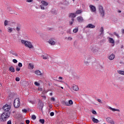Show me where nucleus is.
I'll return each mask as SVG.
<instances>
[{
	"label": "nucleus",
	"mask_w": 124,
	"mask_h": 124,
	"mask_svg": "<svg viewBox=\"0 0 124 124\" xmlns=\"http://www.w3.org/2000/svg\"><path fill=\"white\" fill-rule=\"evenodd\" d=\"M4 110V113L1 115V119L2 121H6V119H8L10 117V109H11V106L6 104L2 107Z\"/></svg>",
	"instance_id": "nucleus-1"
},
{
	"label": "nucleus",
	"mask_w": 124,
	"mask_h": 124,
	"mask_svg": "<svg viewBox=\"0 0 124 124\" xmlns=\"http://www.w3.org/2000/svg\"><path fill=\"white\" fill-rule=\"evenodd\" d=\"M21 43L23 45H25V46H26V47H28V48H30V49H32L33 48V46H32V45L31 44V42L22 40Z\"/></svg>",
	"instance_id": "nucleus-2"
},
{
	"label": "nucleus",
	"mask_w": 124,
	"mask_h": 124,
	"mask_svg": "<svg viewBox=\"0 0 124 124\" xmlns=\"http://www.w3.org/2000/svg\"><path fill=\"white\" fill-rule=\"evenodd\" d=\"M98 9H99V12L100 14V16L103 17H104V16L105 15V11L103 9V6H102V5H99L98 6Z\"/></svg>",
	"instance_id": "nucleus-3"
},
{
	"label": "nucleus",
	"mask_w": 124,
	"mask_h": 124,
	"mask_svg": "<svg viewBox=\"0 0 124 124\" xmlns=\"http://www.w3.org/2000/svg\"><path fill=\"white\" fill-rule=\"evenodd\" d=\"M14 106L15 108H19L20 107V99L16 98L14 100Z\"/></svg>",
	"instance_id": "nucleus-4"
},
{
	"label": "nucleus",
	"mask_w": 124,
	"mask_h": 124,
	"mask_svg": "<svg viewBox=\"0 0 124 124\" xmlns=\"http://www.w3.org/2000/svg\"><path fill=\"white\" fill-rule=\"evenodd\" d=\"M42 5H40L41 9L43 10H44L45 9V8L44 6H47L48 4H49V3L46 2V1L43 0L41 1Z\"/></svg>",
	"instance_id": "nucleus-5"
},
{
	"label": "nucleus",
	"mask_w": 124,
	"mask_h": 124,
	"mask_svg": "<svg viewBox=\"0 0 124 124\" xmlns=\"http://www.w3.org/2000/svg\"><path fill=\"white\" fill-rule=\"evenodd\" d=\"M48 43L51 46L56 45V40L54 38H50L49 39Z\"/></svg>",
	"instance_id": "nucleus-6"
},
{
	"label": "nucleus",
	"mask_w": 124,
	"mask_h": 124,
	"mask_svg": "<svg viewBox=\"0 0 124 124\" xmlns=\"http://www.w3.org/2000/svg\"><path fill=\"white\" fill-rule=\"evenodd\" d=\"M90 60H91V56H88L85 57V59L84 60V63L86 65H89V63H90Z\"/></svg>",
	"instance_id": "nucleus-7"
},
{
	"label": "nucleus",
	"mask_w": 124,
	"mask_h": 124,
	"mask_svg": "<svg viewBox=\"0 0 124 124\" xmlns=\"http://www.w3.org/2000/svg\"><path fill=\"white\" fill-rule=\"evenodd\" d=\"M90 10L91 11V12H95V11H96V8H95V7L93 5H90L89 6Z\"/></svg>",
	"instance_id": "nucleus-8"
},
{
	"label": "nucleus",
	"mask_w": 124,
	"mask_h": 124,
	"mask_svg": "<svg viewBox=\"0 0 124 124\" xmlns=\"http://www.w3.org/2000/svg\"><path fill=\"white\" fill-rule=\"evenodd\" d=\"M43 106H44V104L43 103V102H40L38 103V109H40L41 110H42V109H43Z\"/></svg>",
	"instance_id": "nucleus-9"
},
{
	"label": "nucleus",
	"mask_w": 124,
	"mask_h": 124,
	"mask_svg": "<svg viewBox=\"0 0 124 124\" xmlns=\"http://www.w3.org/2000/svg\"><path fill=\"white\" fill-rule=\"evenodd\" d=\"M85 28H86V29H94L95 28V26L92 24H89L85 27Z\"/></svg>",
	"instance_id": "nucleus-10"
},
{
	"label": "nucleus",
	"mask_w": 124,
	"mask_h": 124,
	"mask_svg": "<svg viewBox=\"0 0 124 124\" xmlns=\"http://www.w3.org/2000/svg\"><path fill=\"white\" fill-rule=\"evenodd\" d=\"M99 32L100 35H103V34H104V29L103 28V27H101V28L99 30Z\"/></svg>",
	"instance_id": "nucleus-11"
},
{
	"label": "nucleus",
	"mask_w": 124,
	"mask_h": 124,
	"mask_svg": "<svg viewBox=\"0 0 124 124\" xmlns=\"http://www.w3.org/2000/svg\"><path fill=\"white\" fill-rule=\"evenodd\" d=\"M72 89L74 91H78V90H79V88L78 87V86L76 85H73V86L72 87Z\"/></svg>",
	"instance_id": "nucleus-12"
},
{
	"label": "nucleus",
	"mask_w": 124,
	"mask_h": 124,
	"mask_svg": "<svg viewBox=\"0 0 124 124\" xmlns=\"http://www.w3.org/2000/svg\"><path fill=\"white\" fill-rule=\"evenodd\" d=\"M108 42L109 43H111V44H113V46L115 45V41H114V39L112 38H108Z\"/></svg>",
	"instance_id": "nucleus-13"
},
{
	"label": "nucleus",
	"mask_w": 124,
	"mask_h": 124,
	"mask_svg": "<svg viewBox=\"0 0 124 124\" xmlns=\"http://www.w3.org/2000/svg\"><path fill=\"white\" fill-rule=\"evenodd\" d=\"M115 59V54H112L108 57V60L110 61H113Z\"/></svg>",
	"instance_id": "nucleus-14"
},
{
	"label": "nucleus",
	"mask_w": 124,
	"mask_h": 124,
	"mask_svg": "<svg viewBox=\"0 0 124 124\" xmlns=\"http://www.w3.org/2000/svg\"><path fill=\"white\" fill-rule=\"evenodd\" d=\"M35 74L36 75H38L39 76H40L42 75V73H41V72L40 70H36L34 71Z\"/></svg>",
	"instance_id": "nucleus-15"
},
{
	"label": "nucleus",
	"mask_w": 124,
	"mask_h": 124,
	"mask_svg": "<svg viewBox=\"0 0 124 124\" xmlns=\"http://www.w3.org/2000/svg\"><path fill=\"white\" fill-rule=\"evenodd\" d=\"M106 121L108 123H109V124H111L112 122H113L112 118L110 117H107L106 118Z\"/></svg>",
	"instance_id": "nucleus-16"
},
{
	"label": "nucleus",
	"mask_w": 124,
	"mask_h": 124,
	"mask_svg": "<svg viewBox=\"0 0 124 124\" xmlns=\"http://www.w3.org/2000/svg\"><path fill=\"white\" fill-rule=\"evenodd\" d=\"M108 109H109L110 110H111V111H113V112H115L116 111H117L118 112H120V109L114 108H111V107H109L108 108Z\"/></svg>",
	"instance_id": "nucleus-17"
},
{
	"label": "nucleus",
	"mask_w": 124,
	"mask_h": 124,
	"mask_svg": "<svg viewBox=\"0 0 124 124\" xmlns=\"http://www.w3.org/2000/svg\"><path fill=\"white\" fill-rule=\"evenodd\" d=\"M77 20L78 22H79V23H81V22H83L84 19H83V17L82 16H78L77 17Z\"/></svg>",
	"instance_id": "nucleus-18"
},
{
	"label": "nucleus",
	"mask_w": 124,
	"mask_h": 124,
	"mask_svg": "<svg viewBox=\"0 0 124 124\" xmlns=\"http://www.w3.org/2000/svg\"><path fill=\"white\" fill-rule=\"evenodd\" d=\"M92 121L93 123H95L96 124L99 123V120H98L97 119H95L94 117L93 118Z\"/></svg>",
	"instance_id": "nucleus-19"
},
{
	"label": "nucleus",
	"mask_w": 124,
	"mask_h": 124,
	"mask_svg": "<svg viewBox=\"0 0 124 124\" xmlns=\"http://www.w3.org/2000/svg\"><path fill=\"white\" fill-rule=\"evenodd\" d=\"M9 70L11 72H15V69H14V67L13 66L10 67V68H9Z\"/></svg>",
	"instance_id": "nucleus-20"
},
{
	"label": "nucleus",
	"mask_w": 124,
	"mask_h": 124,
	"mask_svg": "<svg viewBox=\"0 0 124 124\" xmlns=\"http://www.w3.org/2000/svg\"><path fill=\"white\" fill-rule=\"evenodd\" d=\"M34 68V65L32 63H30L29 64L28 68L29 69H32Z\"/></svg>",
	"instance_id": "nucleus-21"
},
{
	"label": "nucleus",
	"mask_w": 124,
	"mask_h": 124,
	"mask_svg": "<svg viewBox=\"0 0 124 124\" xmlns=\"http://www.w3.org/2000/svg\"><path fill=\"white\" fill-rule=\"evenodd\" d=\"M69 16L70 18H75V17H76V15L74 13H71Z\"/></svg>",
	"instance_id": "nucleus-22"
},
{
	"label": "nucleus",
	"mask_w": 124,
	"mask_h": 124,
	"mask_svg": "<svg viewBox=\"0 0 124 124\" xmlns=\"http://www.w3.org/2000/svg\"><path fill=\"white\" fill-rule=\"evenodd\" d=\"M10 53L12 54V55H14V56H16V57H18V54L12 50L10 51Z\"/></svg>",
	"instance_id": "nucleus-23"
},
{
	"label": "nucleus",
	"mask_w": 124,
	"mask_h": 124,
	"mask_svg": "<svg viewBox=\"0 0 124 124\" xmlns=\"http://www.w3.org/2000/svg\"><path fill=\"white\" fill-rule=\"evenodd\" d=\"M118 73L120 74V75H124V71L122 70L118 71Z\"/></svg>",
	"instance_id": "nucleus-24"
},
{
	"label": "nucleus",
	"mask_w": 124,
	"mask_h": 124,
	"mask_svg": "<svg viewBox=\"0 0 124 124\" xmlns=\"http://www.w3.org/2000/svg\"><path fill=\"white\" fill-rule=\"evenodd\" d=\"M65 38H66V39H67V40L68 41H71V40H72L73 39L72 38V37H70V36H69L68 37H66Z\"/></svg>",
	"instance_id": "nucleus-25"
},
{
	"label": "nucleus",
	"mask_w": 124,
	"mask_h": 124,
	"mask_svg": "<svg viewBox=\"0 0 124 124\" xmlns=\"http://www.w3.org/2000/svg\"><path fill=\"white\" fill-rule=\"evenodd\" d=\"M63 0V4H64V5H68V4H69V3L68 2V1H66V0Z\"/></svg>",
	"instance_id": "nucleus-26"
},
{
	"label": "nucleus",
	"mask_w": 124,
	"mask_h": 124,
	"mask_svg": "<svg viewBox=\"0 0 124 124\" xmlns=\"http://www.w3.org/2000/svg\"><path fill=\"white\" fill-rule=\"evenodd\" d=\"M39 122L41 124H44L45 123V120L44 119H40Z\"/></svg>",
	"instance_id": "nucleus-27"
},
{
	"label": "nucleus",
	"mask_w": 124,
	"mask_h": 124,
	"mask_svg": "<svg viewBox=\"0 0 124 124\" xmlns=\"http://www.w3.org/2000/svg\"><path fill=\"white\" fill-rule=\"evenodd\" d=\"M72 20L69 22V24L72 25H73V23H74V18H72Z\"/></svg>",
	"instance_id": "nucleus-28"
},
{
	"label": "nucleus",
	"mask_w": 124,
	"mask_h": 124,
	"mask_svg": "<svg viewBox=\"0 0 124 124\" xmlns=\"http://www.w3.org/2000/svg\"><path fill=\"white\" fill-rule=\"evenodd\" d=\"M78 31V28H76L73 30V31L75 33H76V32H77Z\"/></svg>",
	"instance_id": "nucleus-29"
},
{
	"label": "nucleus",
	"mask_w": 124,
	"mask_h": 124,
	"mask_svg": "<svg viewBox=\"0 0 124 124\" xmlns=\"http://www.w3.org/2000/svg\"><path fill=\"white\" fill-rule=\"evenodd\" d=\"M80 13H82V11L80 10H78L76 12V14H80Z\"/></svg>",
	"instance_id": "nucleus-30"
},
{
	"label": "nucleus",
	"mask_w": 124,
	"mask_h": 124,
	"mask_svg": "<svg viewBox=\"0 0 124 124\" xmlns=\"http://www.w3.org/2000/svg\"><path fill=\"white\" fill-rule=\"evenodd\" d=\"M42 57H43V59L44 60H47V59H48V55H46V56L43 55V56H42Z\"/></svg>",
	"instance_id": "nucleus-31"
},
{
	"label": "nucleus",
	"mask_w": 124,
	"mask_h": 124,
	"mask_svg": "<svg viewBox=\"0 0 124 124\" xmlns=\"http://www.w3.org/2000/svg\"><path fill=\"white\" fill-rule=\"evenodd\" d=\"M8 32H12V31H13V29L10 27H8Z\"/></svg>",
	"instance_id": "nucleus-32"
},
{
	"label": "nucleus",
	"mask_w": 124,
	"mask_h": 124,
	"mask_svg": "<svg viewBox=\"0 0 124 124\" xmlns=\"http://www.w3.org/2000/svg\"><path fill=\"white\" fill-rule=\"evenodd\" d=\"M113 34H114V35H116L118 38H119L120 36L119 35V34H118V33L114 32Z\"/></svg>",
	"instance_id": "nucleus-33"
},
{
	"label": "nucleus",
	"mask_w": 124,
	"mask_h": 124,
	"mask_svg": "<svg viewBox=\"0 0 124 124\" xmlns=\"http://www.w3.org/2000/svg\"><path fill=\"white\" fill-rule=\"evenodd\" d=\"M34 85H35V86H40V83L37 82V81H35L34 82Z\"/></svg>",
	"instance_id": "nucleus-34"
},
{
	"label": "nucleus",
	"mask_w": 124,
	"mask_h": 124,
	"mask_svg": "<svg viewBox=\"0 0 124 124\" xmlns=\"http://www.w3.org/2000/svg\"><path fill=\"white\" fill-rule=\"evenodd\" d=\"M8 23H9L8 21L5 20L4 22V26H7V25H8Z\"/></svg>",
	"instance_id": "nucleus-35"
},
{
	"label": "nucleus",
	"mask_w": 124,
	"mask_h": 124,
	"mask_svg": "<svg viewBox=\"0 0 124 124\" xmlns=\"http://www.w3.org/2000/svg\"><path fill=\"white\" fill-rule=\"evenodd\" d=\"M31 119H32V120H36V116H35V115H33L31 116Z\"/></svg>",
	"instance_id": "nucleus-36"
},
{
	"label": "nucleus",
	"mask_w": 124,
	"mask_h": 124,
	"mask_svg": "<svg viewBox=\"0 0 124 124\" xmlns=\"http://www.w3.org/2000/svg\"><path fill=\"white\" fill-rule=\"evenodd\" d=\"M64 104L66 106H69V104L68 102H64Z\"/></svg>",
	"instance_id": "nucleus-37"
},
{
	"label": "nucleus",
	"mask_w": 124,
	"mask_h": 124,
	"mask_svg": "<svg viewBox=\"0 0 124 124\" xmlns=\"http://www.w3.org/2000/svg\"><path fill=\"white\" fill-rule=\"evenodd\" d=\"M51 101H53V102H55L56 101V99H55V98L54 97H52L50 99Z\"/></svg>",
	"instance_id": "nucleus-38"
},
{
	"label": "nucleus",
	"mask_w": 124,
	"mask_h": 124,
	"mask_svg": "<svg viewBox=\"0 0 124 124\" xmlns=\"http://www.w3.org/2000/svg\"><path fill=\"white\" fill-rule=\"evenodd\" d=\"M18 66H19V67H22V66H23V64H22L21 62H19L18 64Z\"/></svg>",
	"instance_id": "nucleus-39"
},
{
	"label": "nucleus",
	"mask_w": 124,
	"mask_h": 124,
	"mask_svg": "<svg viewBox=\"0 0 124 124\" xmlns=\"http://www.w3.org/2000/svg\"><path fill=\"white\" fill-rule=\"evenodd\" d=\"M69 104H70L71 105H72V104H73V101H72V100H70L69 101Z\"/></svg>",
	"instance_id": "nucleus-40"
},
{
	"label": "nucleus",
	"mask_w": 124,
	"mask_h": 124,
	"mask_svg": "<svg viewBox=\"0 0 124 124\" xmlns=\"http://www.w3.org/2000/svg\"><path fill=\"white\" fill-rule=\"evenodd\" d=\"M92 113L93 114V115H96L97 114L96 111L94 110H92Z\"/></svg>",
	"instance_id": "nucleus-41"
},
{
	"label": "nucleus",
	"mask_w": 124,
	"mask_h": 124,
	"mask_svg": "<svg viewBox=\"0 0 124 124\" xmlns=\"http://www.w3.org/2000/svg\"><path fill=\"white\" fill-rule=\"evenodd\" d=\"M13 62H14V63H17V62H18V61L16 59H13Z\"/></svg>",
	"instance_id": "nucleus-42"
},
{
	"label": "nucleus",
	"mask_w": 124,
	"mask_h": 124,
	"mask_svg": "<svg viewBox=\"0 0 124 124\" xmlns=\"http://www.w3.org/2000/svg\"><path fill=\"white\" fill-rule=\"evenodd\" d=\"M67 33H69L70 34H71V29H69L68 31H67Z\"/></svg>",
	"instance_id": "nucleus-43"
},
{
	"label": "nucleus",
	"mask_w": 124,
	"mask_h": 124,
	"mask_svg": "<svg viewBox=\"0 0 124 124\" xmlns=\"http://www.w3.org/2000/svg\"><path fill=\"white\" fill-rule=\"evenodd\" d=\"M16 82H19V81H20V78H19V77L16 78Z\"/></svg>",
	"instance_id": "nucleus-44"
},
{
	"label": "nucleus",
	"mask_w": 124,
	"mask_h": 124,
	"mask_svg": "<svg viewBox=\"0 0 124 124\" xmlns=\"http://www.w3.org/2000/svg\"><path fill=\"white\" fill-rule=\"evenodd\" d=\"M16 71H20V70H21V68L19 67H17L16 68Z\"/></svg>",
	"instance_id": "nucleus-45"
},
{
	"label": "nucleus",
	"mask_w": 124,
	"mask_h": 124,
	"mask_svg": "<svg viewBox=\"0 0 124 124\" xmlns=\"http://www.w3.org/2000/svg\"><path fill=\"white\" fill-rule=\"evenodd\" d=\"M20 30H21V27H20L19 26L16 27V31H20Z\"/></svg>",
	"instance_id": "nucleus-46"
},
{
	"label": "nucleus",
	"mask_w": 124,
	"mask_h": 124,
	"mask_svg": "<svg viewBox=\"0 0 124 124\" xmlns=\"http://www.w3.org/2000/svg\"><path fill=\"white\" fill-rule=\"evenodd\" d=\"M38 91H39V92H42V88L39 87L38 88Z\"/></svg>",
	"instance_id": "nucleus-47"
},
{
	"label": "nucleus",
	"mask_w": 124,
	"mask_h": 124,
	"mask_svg": "<svg viewBox=\"0 0 124 124\" xmlns=\"http://www.w3.org/2000/svg\"><path fill=\"white\" fill-rule=\"evenodd\" d=\"M22 111L23 113H27V112H28V110H27L26 109H22Z\"/></svg>",
	"instance_id": "nucleus-48"
},
{
	"label": "nucleus",
	"mask_w": 124,
	"mask_h": 124,
	"mask_svg": "<svg viewBox=\"0 0 124 124\" xmlns=\"http://www.w3.org/2000/svg\"><path fill=\"white\" fill-rule=\"evenodd\" d=\"M50 115L51 117H53V116H54V115H55V113H54V112H50Z\"/></svg>",
	"instance_id": "nucleus-49"
},
{
	"label": "nucleus",
	"mask_w": 124,
	"mask_h": 124,
	"mask_svg": "<svg viewBox=\"0 0 124 124\" xmlns=\"http://www.w3.org/2000/svg\"><path fill=\"white\" fill-rule=\"evenodd\" d=\"M41 97H42V98H43V99H45V100L46 99V96L45 95H42Z\"/></svg>",
	"instance_id": "nucleus-50"
},
{
	"label": "nucleus",
	"mask_w": 124,
	"mask_h": 124,
	"mask_svg": "<svg viewBox=\"0 0 124 124\" xmlns=\"http://www.w3.org/2000/svg\"><path fill=\"white\" fill-rule=\"evenodd\" d=\"M97 100L98 102H99L100 103H102V101H101V100H100V99H98Z\"/></svg>",
	"instance_id": "nucleus-51"
},
{
	"label": "nucleus",
	"mask_w": 124,
	"mask_h": 124,
	"mask_svg": "<svg viewBox=\"0 0 124 124\" xmlns=\"http://www.w3.org/2000/svg\"><path fill=\"white\" fill-rule=\"evenodd\" d=\"M7 124H12L11 123V120H9L7 122Z\"/></svg>",
	"instance_id": "nucleus-52"
},
{
	"label": "nucleus",
	"mask_w": 124,
	"mask_h": 124,
	"mask_svg": "<svg viewBox=\"0 0 124 124\" xmlns=\"http://www.w3.org/2000/svg\"><path fill=\"white\" fill-rule=\"evenodd\" d=\"M26 123L27 124H30V120H27L26 121Z\"/></svg>",
	"instance_id": "nucleus-53"
},
{
	"label": "nucleus",
	"mask_w": 124,
	"mask_h": 124,
	"mask_svg": "<svg viewBox=\"0 0 124 124\" xmlns=\"http://www.w3.org/2000/svg\"><path fill=\"white\" fill-rule=\"evenodd\" d=\"M27 2H32V0H27Z\"/></svg>",
	"instance_id": "nucleus-54"
},
{
	"label": "nucleus",
	"mask_w": 124,
	"mask_h": 124,
	"mask_svg": "<svg viewBox=\"0 0 124 124\" xmlns=\"http://www.w3.org/2000/svg\"><path fill=\"white\" fill-rule=\"evenodd\" d=\"M47 92H46V91H44L42 92V94H45V93H46Z\"/></svg>",
	"instance_id": "nucleus-55"
},
{
	"label": "nucleus",
	"mask_w": 124,
	"mask_h": 124,
	"mask_svg": "<svg viewBox=\"0 0 124 124\" xmlns=\"http://www.w3.org/2000/svg\"><path fill=\"white\" fill-rule=\"evenodd\" d=\"M58 79H59V80H62V77H59V78H58Z\"/></svg>",
	"instance_id": "nucleus-56"
},
{
	"label": "nucleus",
	"mask_w": 124,
	"mask_h": 124,
	"mask_svg": "<svg viewBox=\"0 0 124 124\" xmlns=\"http://www.w3.org/2000/svg\"><path fill=\"white\" fill-rule=\"evenodd\" d=\"M30 103H31L32 104H33V103H34V102L32 101H30Z\"/></svg>",
	"instance_id": "nucleus-57"
},
{
	"label": "nucleus",
	"mask_w": 124,
	"mask_h": 124,
	"mask_svg": "<svg viewBox=\"0 0 124 124\" xmlns=\"http://www.w3.org/2000/svg\"><path fill=\"white\" fill-rule=\"evenodd\" d=\"M122 33H124V29H123L122 30Z\"/></svg>",
	"instance_id": "nucleus-58"
},
{
	"label": "nucleus",
	"mask_w": 124,
	"mask_h": 124,
	"mask_svg": "<svg viewBox=\"0 0 124 124\" xmlns=\"http://www.w3.org/2000/svg\"><path fill=\"white\" fill-rule=\"evenodd\" d=\"M50 95L51 96H52V95H53V93H50Z\"/></svg>",
	"instance_id": "nucleus-59"
},
{
	"label": "nucleus",
	"mask_w": 124,
	"mask_h": 124,
	"mask_svg": "<svg viewBox=\"0 0 124 124\" xmlns=\"http://www.w3.org/2000/svg\"><path fill=\"white\" fill-rule=\"evenodd\" d=\"M118 13H121L122 12V11H120V10H118Z\"/></svg>",
	"instance_id": "nucleus-60"
},
{
	"label": "nucleus",
	"mask_w": 124,
	"mask_h": 124,
	"mask_svg": "<svg viewBox=\"0 0 124 124\" xmlns=\"http://www.w3.org/2000/svg\"><path fill=\"white\" fill-rule=\"evenodd\" d=\"M110 124H115V123H114V121H113L112 122H111Z\"/></svg>",
	"instance_id": "nucleus-61"
},
{
	"label": "nucleus",
	"mask_w": 124,
	"mask_h": 124,
	"mask_svg": "<svg viewBox=\"0 0 124 124\" xmlns=\"http://www.w3.org/2000/svg\"><path fill=\"white\" fill-rule=\"evenodd\" d=\"M60 88H61V89H62V90H63V87H61Z\"/></svg>",
	"instance_id": "nucleus-62"
},
{
	"label": "nucleus",
	"mask_w": 124,
	"mask_h": 124,
	"mask_svg": "<svg viewBox=\"0 0 124 124\" xmlns=\"http://www.w3.org/2000/svg\"><path fill=\"white\" fill-rule=\"evenodd\" d=\"M1 32H2V31H1V30L0 29V33H1Z\"/></svg>",
	"instance_id": "nucleus-63"
},
{
	"label": "nucleus",
	"mask_w": 124,
	"mask_h": 124,
	"mask_svg": "<svg viewBox=\"0 0 124 124\" xmlns=\"http://www.w3.org/2000/svg\"><path fill=\"white\" fill-rule=\"evenodd\" d=\"M58 88H61V86H58Z\"/></svg>",
	"instance_id": "nucleus-64"
}]
</instances>
